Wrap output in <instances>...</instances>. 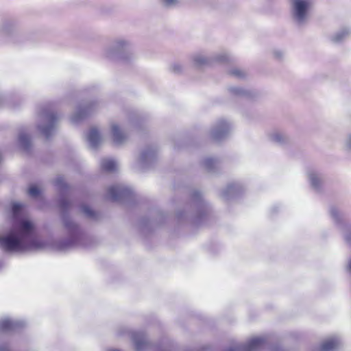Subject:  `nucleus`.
I'll return each mask as SVG.
<instances>
[{
  "label": "nucleus",
  "instance_id": "nucleus-1",
  "mask_svg": "<svg viewBox=\"0 0 351 351\" xmlns=\"http://www.w3.org/2000/svg\"><path fill=\"white\" fill-rule=\"evenodd\" d=\"M22 208L20 203L12 204V228L7 234L0 236V247L6 252L39 250L46 247V243L36 237L32 223L19 218Z\"/></svg>",
  "mask_w": 351,
  "mask_h": 351
},
{
  "label": "nucleus",
  "instance_id": "nucleus-2",
  "mask_svg": "<svg viewBox=\"0 0 351 351\" xmlns=\"http://www.w3.org/2000/svg\"><path fill=\"white\" fill-rule=\"evenodd\" d=\"M54 184L61 193L58 204L61 210L62 220L68 234L66 239L57 243L56 249L58 250H66L69 248L82 245L84 236L79 226L71 219L68 214L71 204L64 197L66 193L68 187L63 178L61 176L56 178Z\"/></svg>",
  "mask_w": 351,
  "mask_h": 351
},
{
  "label": "nucleus",
  "instance_id": "nucleus-3",
  "mask_svg": "<svg viewBox=\"0 0 351 351\" xmlns=\"http://www.w3.org/2000/svg\"><path fill=\"white\" fill-rule=\"evenodd\" d=\"M289 3L293 23L298 27L305 26L310 19L312 0H289Z\"/></svg>",
  "mask_w": 351,
  "mask_h": 351
},
{
  "label": "nucleus",
  "instance_id": "nucleus-4",
  "mask_svg": "<svg viewBox=\"0 0 351 351\" xmlns=\"http://www.w3.org/2000/svg\"><path fill=\"white\" fill-rule=\"evenodd\" d=\"M104 55L112 60L128 61L134 55L132 43L124 38L117 39L105 50Z\"/></svg>",
  "mask_w": 351,
  "mask_h": 351
},
{
  "label": "nucleus",
  "instance_id": "nucleus-5",
  "mask_svg": "<svg viewBox=\"0 0 351 351\" xmlns=\"http://www.w3.org/2000/svg\"><path fill=\"white\" fill-rule=\"evenodd\" d=\"M58 121L57 114L49 106H44L39 112L38 130L43 136L49 138L52 135Z\"/></svg>",
  "mask_w": 351,
  "mask_h": 351
},
{
  "label": "nucleus",
  "instance_id": "nucleus-6",
  "mask_svg": "<svg viewBox=\"0 0 351 351\" xmlns=\"http://www.w3.org/2000/svg\"><path fill=\"white\" fill-rule=\"evenodd\" d=\"M193 61L196 66H210L214 63H226L232 60L227 53L222 52L213 56L206 57L203 54L197 53L193 56Z\"/></svg>",
  "mask_w": 351,
  "mask_h": 351
},
{
  "label": "nucleus",
  "instance_id": "nucleus-7",
  "mask_svg": "<svg viewBox=\"0 0 351 351\" xmlns=\"http://www.w3.org/2000/svg\"><path fill=\"white\" fill-rule=\"evenodd\" d=\"M268 342L265 336L255 337L245 344H238L230 347L226 351H258L263 349Z\"/></svg>",
  "mask_w": 351,
  "mask_h": 351
},
{
  "label": "nucleus",
  "instance_id": "nucleus-8",
  "mask_svg": "<svg viewBox=\"0 0 351 351\" xmlns=\"http://www.w3.org/2000/svg\"><path fill=\"white\" fill-rule=\"evenodd\" d=\"M231 129L230 123L224 119H219L213 126L210 134L214 140L221 141L229 134Z\"/></svg>",
  "mask_w": 351,
  "mask_h": 351
},
{
  "label": "nucleus",
  "instance_id": "nucleus-9",
  "mask_svg": "<svg viewBox=\"0 0 351 351\" xmlns=\"http://www.w3.org/2000/svg\"><path fill=\"white\" fill-rule=\"evenodd\" d=\"M132 190L124 185H114L108 189V197L114 202L122 201L130 197Z\"/></svg>",
  "mask_w": 351,
  "mask_h": 351
},
{
  "label": "nucleus",
  "instance_id": "nucleus-10",
  "mask_svg": "<svg viewBox=\"0 0 351 351\" xmlns=\"http://www.w3.org/2000/svg\"><path fill=\"white\" fill-rule=\"evenodd\" d=\"M193 206L196 210V216L192 217L191 219L195 222L200 221L202 217L207 211V204L202 199L201 193L198 191H194L191 195Z\"/></svg>",
  "mask_w": 351,
  "mask_h": 351
},
{
  "label": "nucleus",
  "instance_id": "nucleus-11",
  "mask_svg": "<svg viewBox=\"0 0 351 351\" xmlns=\"http://www.w3.org/2000/svg\"><path fill=\"white\" fill-rule=\"evenodd\" d=\"M97 107V102L90 101L86 103L84 105H80L76 111L71 117V121L76 123L88 115L90 114Z\"/></svg>",
  "mask_w": 351,
  "mask_h": 351
},
{
  "label": "nucleus",
  "instance_id": "nucleus-12",
  "mask_svg": "<svg viewBox=\"0 0 351 351\" xmlns=\"http://www.w3.org/2000/svg\"><path fill=\"white\" fill-rule=\"evenodd\" d=\"M157 151L154 147H147L143 150L138 160V168L145 169L151 167L156 160Z\"/></svg>",
  "mask_w": 351,
  "mask_h": 351
},
{
  "label": "nucleus",
  "instance_id": "nucleus-13",
  "mask_svg": "<svg viewBox=\"0 0 351 351\" xmlns=\"http://www.w3.org/2000/svg\"><path fill=\"white\" fill-rule=\"evenodd\" d=\"M26 326V323L22 320H14L5 318L0 321V330L3 332L16 331Z\"/></svg>",
  "mask_w": 351,
  "mask_h": 351
},
{
  "label": "nucleus",
  "instance_id": "nucleus-14",
  "mask_svg": "<svg viewBox=\"0 0 351 351\" xmlns=\"http://www.w3.org/2000/svg\"><path fill=\"white\" fill-rule=\"evenodd\" d=\"M243 187L239 182L230 184L221 192V196L226 200L237 197L243 191Z\"/></svg>",
  "mask_w": 351,
  "mask_h": 351
},
{
  "label": "nucleus",
  "instance_id": "nucleus-15",
  "mask_svg": "<svg viewBox=\"0 0 351 351\" xmlns=\"http://www.w3.org/2000/svg\"><path fill=\"white\" fill-rule=\"evenodd\" d=\"M131 339L135 347L136 351H143L148 346L146 335L141 332H130Z\"/></svg>",
  "mask_w": 351,
  "mask_h": 351
},
{
  "label": "nucleus",
  "instance_id": "nucleus-16",
  "mask_svg": "<svg viewBox=\"0 0 351 351\" xmlns=\"http://www.w3.org/2000/svg\"><path fill=\"white\" fill-rule=\"evenodd\" d=\"M110 131L113 142L116 145H121L127 139L126 133L121 129L117 123H112L110 125Z\"/></svg>",
  "mask_w": 351,
  "mask_h": 351
},
{
  "label": "nucleus",
  "instance_id": "nucleus-17",
  "mask_svg": "<svg viewBox=\"0 0 351 351\" xmlns=\"http://www.w3.org/2000/svg\"><path fill=\"white\" fill-rule=\"evenodd\" d=\"M86 139L89 145L93 148H97L101 143L102 138L98 129L96 127H92L86 136Z\"/></svg>",
  "mask_w": 351,
  "mask_h": 351
},
{
  "label": "nucleus",
  "instance_id": "nucleus-18",
  "mask_svg": "<svg viewBox=\"0 0 351 351\" xmlns=\"http://www.w3.org/2000/svg\"><path fill=\"white\" fill-rule=\"evenodd\" d=\"M308 178L311 187L315 191H319L322 184V174L315 170H310L308 171Z\"/></svg>",
  "mask_w": 351,
  "mask_h": 351
},
{
  "label": "nucleus",
  "instance_id": "nucleus-19",
  "mask_svg": "<svg viewBox=\"0 0 351 351\" xmlns=\"http://www.w3.org/2000/svg\"><path fill=\"white\" fill-rule=\"evenodd\" d=\"M351 35V29L348 27H343L331 36L333 43H339L348 38Z\"/></svg>",
  "mask_w": 351,
  "mask_h": 351
},
{
  "label": "nucleus",
  "instance_id": "nucleus-20",
  "mask_svg": "<svg viewBox=\"0 0 351 351\" xmlns=\"http://www.w3.org/2000/svg\"><path fill=\"white\" fill-rule=\"evenodd\" d=\"M269 140L276 144L283 145L288 141V137L279 131H274L269 134Z\"/></svg>",
  "mask_w": 351,
  "mask_h": 351
},
{
  "label": "nucleus",
  "instance_id": "nucleus-21",
  "mask_svg": "<svg viewBox=\"0 0 351 351\" xmlns=\"http://www.w3.org/2000/svg\"><path fill=\"white\" fill-rule=\"evenodd\" d=\"M229 92L235 96L252 97L254 96V93L250 90L244 89L237 86H230L228 88Z\"/></svg>",
  "mask_w": 351,
  "mask_h": 351
},
{
  "label": "nucleus",
  "instance_id": "nucleus-22",
  "mask_svg": "<svg viewBox=\"0 0 351 351\" xmlns=\"http://www.w3.org/2000/svg\"><path fill=\"white\" fill-rule=\"evenodd\" d=\"M203 166L209 173H215L219 167V162L217 159L206 158L203 161Z\"/></svg>",
  "mask_w": 351,
  "mask_h": 351
},
{
  "label": "nucleus",
  "instance_id": "nucleus-23",
  "mask_svg": "<svg viewBox=\"0 0 351 351\" xmlns=\"http://www.w3.org/2000/svg\"><path fill=\"white\" fill-rule=\"evenodd\" d=\"M100 165L102 170L106 172H113L117 167L116 161L111 158L102 159L100 162Z\"/></svg>",
  "mask_w": 351,
  "mask_h": 351
},
{
  "label": "nucleus",
  "instance_id": "nucleus-24",
  "mask_svg": "<svg viewBox=\"0 0 351 351\" xmlns=\"http://www.w3.org/2000/svg\"><path fill=\"white\" fill-rule=\"evenodd\" d=\"M16 30V23L12 21H5L1 27V32L5 36L14 34Z\"/></svg>",
  "mask_w": 351,
  "mask_h": 351
},
{
  "label": "nucleus",
  "instance_id": "nucleus-25",
  "mask_svg": "<svg viewBox=\"0 0 351 351\" xmlns=\"http://www.w3.org/2000/svg\"><path fill=\"white\" fill-rule=\"evenodd\" d=\"M19 142L20 145L25 150L29 149L31 145L30 138L24 132H21L19 134Z\"/></svg>",
  "mask_w": 351,
  "mask_h": 351
},
{
  "label": "nucleus",
  "instance_id": "nucleus-26",
  "mask_svg": "<svg viewBox=\"0 0 351 351\" xmlns=\"http://www.w3.org/2000/svg\"><path fill=\"white\" fill-rule=\"evenodd\" d=\"M80 208L86 217L95 220L98 219V215L88 206L83 204Z\"/></svg>",
  "mask_w": 351,
  "mask_h": 351
},
{
  "label": "nucleus",
  "instance_id": "nucleus-27",
  "mask_svg": "<svg viewBox=\"0 0 351 351\" xmlns=\"http://www.w3.org/2000/svg\"><path fill=\"white\" fill-rule=\"evenodd\" d=\"M230 74L237 79L245 78L247 75L245 71L239 68H234L230 70Z\"/></svg>",
  "mask_w": 351,
  "mask_h": 351
},
{
  "label": "nucleus",
  "instance_id": "nucleus-28",
  "mask_svg": "<svg viewBox=\"0 0 351 351\" xmlns=\"http://www.w3.org/2000/svg\"><path fill=\"white\" fill-rule=\"evenodd\" d=\"M331 217L336 222H338L341 219V213L339 210L335 207H331L330 210Z\"/></svg>",
  "mask_w": 351,
  "mask_h": 351
},
{
  "label": "nucleus",
  "instance_id": "nucleus-29",
  "mask_svg": "<svg viewBox=\"0 0 351 351\" xmlns=\"http://www.w3.org/2000/svg\"><path fill=\"white\" fill-rule=\"evenodd\" d=\"M343 149L346 151L351 150V133H349L344 140Z\"/></svg>",
  "mask_w": 351,
  "mask_h": 351
},
{
  "label": "nucleus",
  "instance_id": "nucleus-30",
  "mask_svg": "<svg viewBox=\"0 0 351 351\" xmlns=\"http://www.w3.org/2000/svg\"><path fill=\"white\" fill-rule=\"evenodd\" d=\"M343 237L345 241L349 244L351 245V229L349 228L346 227L343 232Z\"/></svg>",
  "mask_w": 351,
  "mask_h": 351
},
{
  "label": "nucleus",
  "instance_id": "nucleus-31",
  "mask_svg": "<svg viewBox=\"0 0 351 351\" xmlns=\"http://www.w3.org/2000/svg\"><path fill=\"white\" fill-rule=\"evenodd\" d=\"M28 193L33 197H36L40 194V190L36 186H32L28 190Z\"/></svg>",
  "mask_w": 351,
  "mask_h": 351
},
{
  "label": "nucleus",
  "instance_id": "nucleus-32",
  "mask_svg": "<svg viewBox=\"0 0 351 351\" xmlns=\"http://www.w3.org/2000/svg\"><path fill=\"white\" fill-rule=\"evenodd\" d=\"M171 69L174 73H179L182 70V66L180 64H174L172 65Z\"/></svg>",
  "mask_w": 351,
  "mask_h": 351
},
{
  "label": "nucleus",
  "instance_id": "nucleus-33",
  "mask_svg": "<svg viewBox=\"0 0 351 351\" xmlns=\"http://www.w3.org/2000/svg\"><path fill=\"white\" fill-rule=\"evenodd\" d=\"M274 56L277 59H280L284 56V53H283V51H282L280 50H276L274 51Z\"/></svg>",
  "mask_w": 351,
  "mask_h": 351
},
{
  "label": "nucleus",
  "instance_id": "nucleus-34",
  "mask_svg": "<svg viewBox=\"0 0 351 351\" xmlns=\"http://www.w3.org/2000/svg\"><path fill=\"white\" fill-rule=\"evenodd\" d=\"M163 3L167 6H172L177 3L178 0H162Z\"/></svg>",
  "mask_w": 351,
  "mask_h": 351
},
{
  "label": "nucleus",
  "instance_id": "nucleus-35",
  "mask_svg": "<svg viewBox=\"0 0 351 351\" xmlns=\"http://www.w3.org/2000/svg\"><path fill=\"white\" fill-rule=\"evenodd\" d=\"M347 271L351 274V258L348 261Z\"/></svg>",
  "mask_w": 351,
  "mask_h": 351
},
{
  "label": "nucleus",
  "instance_id": "nucleus-36",
  "mask_svg": "<svg viewBox=\"0 0 351 351\" xmlns=\"http://www.w3.org/2000/svg\"><path fill=\"white\" fill-rule=\"evenodd\" d=\"M177 218H178V219H182V213H177Z\"/></svg>",
  "mask_w": 351,
  "mask_h": 351
},
{
  "label": "nucleus",
  "instance_id": "nucleus-37",
  "mask_svg": "<svg viewBox=\"0 0 351 351\" xmlns=\"http://www.w3.org/2000/svg\"><path fill=\"white\" fill-rule=\"evenodd\" d=\"M0 351H9V350L6 347L3 346V347L0 348Z\"/></svg>",
  "mask_w": 351,
  "mask_h": 351
},
{
  "label": "nucleus",
  "instance_id": "nucleus-38",
  "mask_svg": "<svg viewBox=\"0 0 351 351\" xmlns=\"http://www.w3.org/2000/svg\"><path fill=\"white\" fill-rule=\"evenodd\" d=\"M109 351H121L120 350H118V349H112Z\"/></svg>",
  "mask_w": 351,
  "mask_h": 351
},
{
  "label": "nucleus",
  "instance_id": "nucleus-39",
  "mask_svg": "<svg viewBox=\"0 0 351 351\" xmlns=\"http://www.w3.org/2000/svg\"><path fill=\"white\" fill-rule=\"evenodd\" d=\"M2 101H3V99L0 97V101H1V103L2 102ZM1 106V104H0V106Z\"/></svg>",
  "mask_w": 351,
  "mask_h": 351
},
{
  "label": "nucleus",
  "instance_id": "nucleus-40",
  "mask_svg": "<svg viewBox=\"0 0 351 351\" xmlns=\"http://www.w3.org/2000/svg\"><path fill=\"white\" fill-rule=\"evenodd\" d=\"M187 217H188L187 216L182 217V219H184V218H187Z\"/></svg>",
  "mask_w": 351,
  "mask_h": 351
},
{
  "label": "nucleus",
  "instance_id": "nucleus-41",
  "mask_svg": "<svg viewBox=\"0 0 351 351\" xmlns=\"http://www.w3.org/2000/svg\"><path fill=\"white\" fill-rule=\"evenodd\" d=\"M0 267H1V263H0Z\"/></svg>",
  "mask_w": 351,
  "mask_h": 351
}]
</instances>
